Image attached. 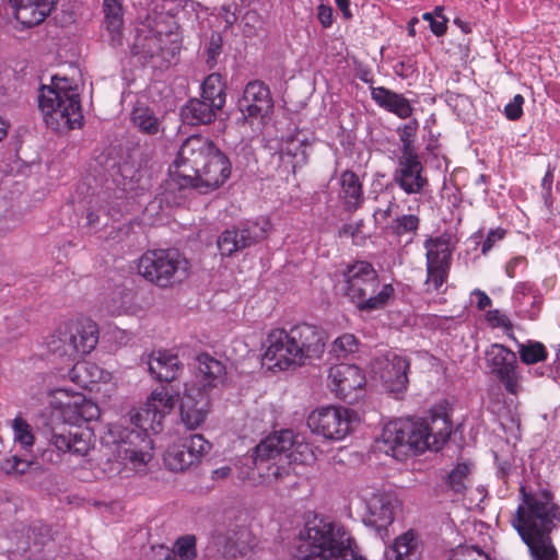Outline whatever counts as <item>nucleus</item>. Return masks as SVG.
<instances>
[{"mask_svg": "<svg viewBox=\"0 0 560 560\" xmlns=\"http://www.w3.org/2000/svg\"><path fill=\"white\" fill-rule=\"evenodd\" d=\"M521 502L511 518L512 527L527 546L533 560H558L551 533L560 526V504L548 485L520 487Z\"/></svg>", "mask_w": 560, "mask_h": 560, "instance_id": "nucleus-1", "label": "nucleus"}, {"mask_svg": "<svg viewBox=\"0 0 560 560\" xmlns=\"http://www.w3.org/2000/svg\"><path fill=\"white\" fill-rule=\"evenodd\" d=\"M231 175V163L226 155L211 141L200 135L188 137L180 145L166 180V190L192 188L208 194L222 186Z\"/></svg>", "mask_w": 560, "mask_h": 560, "instance_id": "nucleus-2", "label": "nucleus"}, {"mask_svg": "<svg viewBox=\"0 0 560 560\" xmlns=\"http://www.w3.org/2000/svg\"><path fill=\"white\" fill-rule=\"evenodd\" d=\"M451 421L446 415H431L428 419L399 418L386 423L377 440L381 451L402 460L427 450H440L450 439Z\"/></svg>", "mask_w": 560, "mask_h": 560, "instance_id": "nucleus-3", "label": "nucleus"}, {"mask_svg": "<svg viewBox=\"0 0 560 560\" xmlns=\"http://www.w3.org/2000/svg\"><path fill=\"white\" fill-rule=\"evenodd\" d=\"M294 560H364L355 540L339 523L315 516L300 530Z\"/></svg>", "mask_w": 560, "mask_h": 560, "instance_id": "nucleus-4", "label": "nucleus"}, {"mask_svg": "<svg viewBox=\"0 0 560 560\" xmlns=\"http://www.w3.org/2000/svg\"><path fill=\"white\" fill-rule=\"evenodd\" d=\"M178 398V393H171L161 386L150 394L144 406L130 411V422L137 429H124L119 434L125 458L138 465L150 462L152 455L145 450L151 444L149 432L155 434L161 431L162 419L174 408Z\"/></svg>", "mask_w": 560, "mask_h": 560, "instance_id": "nucleus-5", "label": "nucleus"}, {"mask_svg": "<svg viewBox=\"0 0 560 560\" xmlns=\"http://www.w3.org/2000/svg\"><path fill=\"white\" fill-rule=\"evenodd\" d=\"M326 331L316 325L301 323L287 329L272 330L266 340L264 361L280 370L301 366L319 359L325 351Z\"/></svg>", "mask_w": 560, "mask_h": 560, "instance_id": "nucleus-6", "label": "nucleus"}, {"mask_svg": "<svg viewBox=\"0 0 560 560\" xmlns=\"http://www.w3.org/2000/svg\"><path fill=\"white\" fill-rule=\"evenodd\" d=\"M253 457L257 469L266 468V476L276 480L288 475L287 466L293 463L307 465L316 459L312 445L292 430L267 436L255 447Z\"/></svg>", "mask_w": 560, "mask_h": 560, "instance_id": "nucleus-7", "label": "nucleus"}, {"mask_svg": "<svg viewBox=\"0 0 560 560\" xmlns=\"http://www.w3.org/2000/svg\"><path fill=\"white\" fill-rule=\"evenodd\" d=\"M38 108L46 125L54 130L74 129L83 119L79 94L67 78L55 75L50 86H40Z\"/></svg>", "mask_w": 560, "mask_h": 560, "instance_id": "nucleus-8", "label": "nucleus"}, {"mask_svg": "<svg viewBox=\"0 0 560 560\" xmlns=\"http://www.w3.org/2000/svg\"><path fill=\"white\" fill-rule=\"evenodd\" d=\"M343 292L360 311L383 308L394 294L390 284L380 289L378 275L372 264L357 260L342 271Z\"/></svg>", "mask_w": 560, "mask_h": 560, "instance_id": "nucleus-9", "label": "nucleus"}, {"mask_svg": "<svg viewBox=\"0 0 560 560\" xmlns=\"http://www.w3.org/2000/svg\"><path fill=\"white\" fill-rule=\"evenodd\" d=\"M98 342V327L90 318L60 326L47 339L48 350L59 357L75 361L90 353Z\"/></svg>", "mask_w": 560, "mask_h": 560, "instance_id": "nucleus-10", "label": "nucleus"}, {"mask_svg": "<svg viewBox=\"0 0 560 560\" xmlns=\"http://www.w3.org/2000/svg\"><path fill=\"white\" fill-rule=\"evenodd\" d=\"M138 270L148 281L168 288L187 278L188 261L174 249L148 250L140 257Z\"/></svg>", "mask_w": 560, "mask_h": 560, "instance_id": "nucleus-11", "label": "nucleus"}, {"mask_svg": "<svg viewBox=\"0 0 560 560\" xmlns=\"http://www.w3.org/2000/svg\"><path fill=\"white\" fill-rule=\"evenodd\" d=\"M256 545V537L245 525L229 520L215 527L207 550L213 557L240 560L245 558Z\"/></svg>", "mask_w": 560, "mask_h": 560, "instance_id": "nucleus-12", "label": "nucleus"}, {"mask_svg": "<svg viewBox=\"0 0 560 560\" xmlns=\"http://www.w3.org/2000/svg\"><path fill=\"white\" fill-rule=\"evenodd\" d=\"M490 374L500 382L505 392L516 396L523 392L522 374L516 353L500 343L490 345L485 351Z\"/></svg>", "mask_w": 560, "mask_h": 560, "instance_id": "nucleus-13", "label": "nucleus"}, {"mask_svg": "<svg viewBox=\"0 0 560 560\" xmlns=\"http://www.w3.org/2000/svg\"><path fill=\"white\" fill-rule=\"evenodd\" d=\"M355 413L343 407H322L308 415L307 425L312 432L331 441H341L350 432Z\"/></svg>", "mask_w": 560, "mask_h": 560, "instance_id": "nucleus-14", "label": "nucleus"}, {"mask_svg": "<svg viewBox=\"0 0 560 560\" xmlns=\"http://www.w3.org/2000/svg\"><path fill=\"white\" fill-rule=\"evenodd\" d=\"M269 223L244 222L224 230L217 240V246L222 257H231L234 254L252 247L267 237Z\"/></svg>", "mask_w": 560, "mask_h": 560, "instance_id": "nucleus-15", "label": "nucleus"}, {"mask_svg": "<svg viewBox=\"0 0 560 560\" xmlns=\"http://www.w3.org/2000/svg\"><path fill=\"white\" fill-rule=\"evenodd\" d=\"M427 249V279L428 292H440L446 282L451 269L452 250L447 242L441 238H430L424 242Z\"/></svg>", "mask_w": 560, "mask_h": 560, "instance_id": "nucleus-16", "label": "nucleus"}, {"mask_svg": "<svg viewBox=\"0 0 560 560\" xmlns=\"http://www.w3.org/2000/svg\"><path fill=\"white\" fill-rule=\"evenodd\" d=\"M273 107V101L269 88L259 80L246 84L243 95L237 101V108L242 114L243 122L262 118Z\"/></svg>", "mask_w": 560, "mask_h": 560, "instance_id": "nucleus-17", "label": "nucleus"}, {"mask_svg": "<svg viewBox=\"0 0 560 560\" xmlns=\"http://www.w3.org/2000/svg\"><path fill=\"white\" fill-rule=\"evenodd\" d=\"M409 361L395 352L377 358L374 372L378 374L383 386L390 393H401L407 388Z\"/></svg>", "mask_w": 560, "mask_h": 560, "instance_id": "nucleus-18", "label": "nucleus"}, {"mask_svg": "<svg viewBox=\"0 0 560 560\" xmlns=\"http://www.w3.org/2000/svg\"><path fill=\"white\" fill-rule=\"evenodd\" d=\"M329 387L337 397L352 402L358 399L357 390L362 389L365 377L361 370L353 364L340 363L329 369Z\"/></svg>", "mask_w": 560, "mask_h": 560, "instance_id": "nucleus-19", "label": "nucleus"}, {"mask_svg": "<svg viewBox=\"0 0 560 560\" xmlns=\"http://www.w3.org/2000/svg\"><path fill=\"white\" fill-rule=\"evenodd\" d=\"M398 167L395 170L393 180L406 194H422L429 186L428 178L423 175L424 167L419 160V155L398 156Z\"/></svg>", "mask_w": 560, "mask_h": 560, "instance_id": "nucleus-20", "label": "nucleus"}, {"mask_svg": "<svg viewBox=\"0 0 560 560\" xmlns=\"http://www.w3.org/2000/svg\"><path fill=\"white\" fill-rule=\"evenodd\" d=\"M210 408V396L201 388H189L180 401L182 421L188 429H196L205 422Z\"/></svg>", "mask_w": 560, "mask_h": 560, "instance_id": "nucleus-21", "label": "nucleus"}, {"mask_svg": "<svg viewBox=\"0 0 560 560\" xmlns=\"http://www.w3.org/2000/svg\"><path fill=\"white\" fill-rule=\"evenodd\" d=\"M56 3L57 0H8L13 16L27 27L42 23Z\"/></svg>", "mask_w": 560, "mask_h": 560, "instance_id": "nucleus-22", "label": "nucleus"}, {"mask_svg": "<svg viewBox=\"0 0 560 560\" xmlns=\"http://www.w3.org/2000/svg\"><path fill=\"white\" fill-rule=\"evenodd\" d=\"M183 369L177 354L166 351H153L148 358L150 375L159 382L171 383L175 381Z\"/></svg>", "mask_w": 560, "mask_h": 560, "instance_id": "nucleus-23", "label": "nucleus"}, {"mask_svg": "<svg viewBox=\"0 0 560 560\" xmlns=\"http://www.w3.org/2000/svg\"><path fill=\"white\" fill-rule=\"evenodd\" d=\"M197 361V382L201 392H208L221 384L225 376V366L215 358L208 353H201L196 358Z\"/></svg>", "mask_w": 560, "mask_h": 560, "instance_id": "nucleus-24", "label": "nucleus"}, {"mask_svg": "<svg viewBox=\"0 0 560 560\" xmlns=\"http://www.w3.org/2000/svg\"><path fill=\"white\" fill-rule=\"evenodd\" d=\"M307 145L306 140L292 138L287 141L284 148L278 153L280 174L284 175L285 179H288L290 174L294 175L298 167H302L307 163Z\"/></svg>", "mask_w": 560, "mask_h": 560, "instance_id": "nucleus-25", "label": "nucleus"}, {"mask_svg": "<svg viewBox=\"0 0 560 560\" xmlns=\"http://www.w3.org/2000/svg\"><path fill=\"white\" fill-rule=\"evenodd\" d=\"M372 100L382 108L401 119L409 118L413 112L410 102L402 95L384 86L371 88Z\"/></svg>", "mask_w": 560, "mask_h": 560, "instance_id": "nucleus-26", "label": "nucleus"}, {"mask_svg": "<svg viewBox=\"0 0 560 560\" xmlns=\"http://www.w3.org/2000/svg\"><path fill=\"white\" fill-rule=\"evenodd\" d=\"M125 0H103L104 27L113 46L120 44L124 28Z\"/></svg>", "mask_w": 560, "mask_h": 560, "instance_id": "nucleus-27", "label": "nucleus"}, {"mask_svg": "<svg viewBox=\"0 0 560 560\" xmlns=\"http://www.w3.org/2000/svg\"><path fill=\"white\" fill-rule=\"evenodd\" d=\"M219 110L201 98H190L180 108V118L189 126L209 125L217 119Z\"/></svg>", "mask_w": 560, "mask_h": 560, "instance_id": "nucleus-28", "label": "nucleus"}, {"mask_svg": "<svg viewBox=\"0 0 560 560\" xmlns=\"http://www.w3.org/2000/svg\"><path fill=\"white\" fill-rule=\"evenodd\" d=\"M366 522L378 530L385 529L394 521V508L389 498L384 494H373L366 502Z\"/></svg>", "mask_w": 560, "mask_h": 560, "instance_id": "nucleus-29", "label": "nucleus"}, {"mask_svg": "<svg viewBox=\"0 0 560 560\" xmlns=\"http://www.w3.org/2000/svg\"><path fill=\"white\" fill-rule=\"evenodd\" d=\"M420 556L418 539L411 530L399 535L384 551L385 560H419Z\"/></svg>", "mask_w": 560, "mask_h": 560, "instance_id": "nucleus-30", "label": "nucleus"}, {"mask_svg": "<svg viewBox=\"0 0 560 560\" xmlns=\"http://www.w3.org/2000/svg\"><path fill=\"white\" fill-rule=\"evenodd\" d=\"M340 198L349 211L359 209L364 200L362 184L359 176L352 171H345L340 175Z\"/></svg>", "mask_w": 560, "mask_h": 560, "instance_id": "nucleus-31", "label": "nucleus"}, {"mask_svg": "<svg viewBox=\"0 0 560 560\" xmlns=\"http://www.w3.org/2000/svg\"><path fill=\"white\" fill-rule=\"evenodd\" d=\"M200 98L221 112L226 101V93L225 84L219 73H211L205 79Z\"/></svg>", "mask_w": 560, "mask_h": 560, "instance_id": "nucleus-32", "label": "nucleus"}, {"mask_svg": "<svg viewBox=\"0 0 560 560\" xmlns=\"http://www.w3.org/2000/svg\"><path fill=\"white\" fill-rule=\"evenodd\" d=\"M63 415L73 424L81 425L83 422L97 419L100 409L93 401L80 398L68 405L63 410Z\"/></svg>", "mask_w": 560, "mask_h": 560, "instance_id": "nucleus-33", "label": "nucleus"}, {"mask_svg": "<svg viewBox=\"0 0 560 560\" xmlns=\"http://www.w3.org/2000/svg\"><path fill=\"white\" fill-rule=\"evenodd\" d=\"M164 37L160 33L148 32L144 35H138L133 50L136 55L141 56L144 59H151L163 52Z\"/></svg>", "mask_w": 560, "mask_h": 560, "instance_id": "nucleus-34", "label": "nucleus"}, {"mask_svg": "<svg viewBox=\"0 0 560 560\" xmlns=\"http://www.w3.org/2000/svg\"><path fill=\"white\" fill-rule=\"evenodd\" d=\"M130 120L135 128L145 135H156L160 131V120L154 112L147 106H137L131 112Z\"/></svg>", "mask_w": 560, "mask_h": 560, "instance_id": "nucleus-35", "label": "nucleus"}, {"mask_svg": "<svg viewBox=\"0 0 560 560\" xmlns=\"http://www.w3.org/2000/svg\"><path fill=\"white\" fill-rule=\"evenodd\" d=\"M71 433L72 432H69V433H66L63 431L59 432V431H56L55 429H52L50 438H49V443H50V445L56 447V450L58 452L55 453L51 450H45L42 453V457L44 458V460L57 464L61 459V453H70Z\"/></svg>", "mask_w": 560, "mask_h": 560, "instance_id": "nucleus-36", "label": "nucleus"}, {"mask_svg": "<svg viewBox=\"0 0 560 560\" xmlns=\"http://www.w3.org/2000/svg\"><path fill=\"white\" fill-rule=\"evenodd\" d=\"M419 122L417 119H411L407 124L397 128V133L401 142L400 155L399 156H415L418 155L415 141L417 137V130Z\"/></svg>", "mask_w": 560, "mask_h": 560, "instance_id": "nucleus-37", "label": "nucleus"}, {"mask_svg": "<svg viewBox=\"0 0 560 560\" xmlns=\"http://www.w3.org/2000/svg\"><path fill=\"white\" fill-rule=\"evenodd\" d=\"M164 463L172 471H183L194 465L182 442L167 448L164 456Z\"/></svg>", "mask_w": 560, "mask_h": 560, "instance_id": "nucleus-38", "label": "nucleus"}, {"mask_svg": "<svg viewBox=\"0 0 560 560\" xmlns=\"http://www.w3.org/2000/svg\"><path fill=\"white\" fill-rule=\"evenodd\" d=\"M177 560H195L197 558V538L195 535H183L173 545V555Z\"/></svg>", "mask_w": 560, "mask_h": 560, "instance_id": "nucleus-39", "label": "nucleus"}, {"mask_svg": "<svg viewBox=\"0 0 560 560\" xmlns=\"http://www.w3.org/2000/svg\"><path fill=\"white\" fill-rule=\"evenodd\" d=\"M182 444L188 452V457L192 464L198 463L203 455L210 452L212 446L201 434H191L188 438H184Z\"/></svg>", "mask_w": 560, "mask_h": 560, "instance_id": "nucleus-40", "label": "nucleus"}, {"mask_svg": "<svg viewBox=\"0 0 560 560\" xmlns=\"http://www.w3.org/2000/svg\"><path fill=\"white\" fill-rule=\"evenodd\" d=\"M470 468L467 464H458L447 476L446 487L455 494H464L467 489Z\"/></svg>", "mask_w": 560, "mask_h": 560, "instance_id": "nucleus-41", "label": "nucleus"}, {"mask_svg": "<svg viewBox=\"0 0 560 560\" xmlns=\"http://www.w3.org/2000/svg\"><path fill=\"white\" fill-rule=\"evenodd\" d=\"M419 224L420 219L418 215L404 214L394 219L388 229L397 236H404L407 234L415 235L419 229Z\"/></svg>", "mask_w": 560, "mask_h": 560, "instance_id": "nucleus-42", "label": "nucleus"}, {"mask_svg": "<svg viewBox=\"0 0 560 560\" xmlns=\"http://www.w3.org/2000/svg\"><path fill=\"white\" fill-rule=\"evenodd\" d=\"M520 358L525 364H535L545 361L547 358V350L540 342H529L528 345L520 346Z\"/></svg>", "mask_w": 560, "mask_h": 560, "instance_id": "nucleus-43", "label": "nucleus"}, {"mask_svg": "<svg viewBox=\"0 0 560 560\" xmlns=\"http://www.w3.org/2000/svg\"><path fill=\"white\" fill-rule=\"evenodd\" d=\"M12 429L15 442H18L23 448L33 446L35 438L32 432V428L23 418H15L12 421Z\"/></svg>", "mask_w": 560, "mask_h": 560, "instance_id": "nucleus-44", "label": "nucleus"}, {"mask_svg": "<svg viewBox=\"0 0 560 560\" xmlns=\"http://www.w3.org/2000/svg\"><path fill=\"white\" fill-rule=\"evenodd\" d=\"M223 39L221 34L213 32L207 43V63L210 68H213L218 62V57L222 52Z\"/></svg>", "mask_w": 560, "mask_h": 560, "instance_id": "nucleus-45", "label": "nucleus"}, {"mask_svg": "<svg viewBox=\"0 0 560 560\" xmlns=\"http://www.w3.org/2000/svg\"><path fill=\"white\" fill-rule=\"evenodd\" d=\"M357 350V339L351 334H345L337 338L332 343V351L338 357H347Z\"/></svg>", "mask_w": 560, "mask_h": 560, "instance_id": "nucleus-46", "label": "nucleus"}, {"mask_svg": "<svg viewBox=\"0 0 560 560\" xmlns=\"http://www.w3.org/2000/svg\"><path fill=\"white\" fill-rule=\"evenodd\" d=\"M70 453L77 456H84L90 451V434L86 432L71 433Z\"/></svg>", "mask_w": 560, "mask_h": 560, "instance_id": "nucleus-47", "label": "nucleus"}, {"mask_svg": "<svg viewBox=\"0 0 560 560\" xmlns=\"http://www.w3.org/2000/svg\"><path fill=\"white\" fill-rule=\"evenodd\" d=\"M486 319L489 323L490 326L493 328L501 327L505 330V332L509 336H512V334H509L513 329V324L511 319L508 317V315L503 314L499 310H491L486 314Z\"/></svg>", "mask_w": 560, "mask_h": 560, "instance_id": "nucleus-48", "label": "nucleus"}, {"mask_svg": "<svg viewBox=\"0 0 560 560\" xmlns=\"http://www.w3.org/2000/svg\"><path fill=\"white\" fill-rule=\"evenodd\" d=\"M535 285L530 282H520L514 290V301L521 308L527 307V300L535 291Z\"/></svg>", "mask_w": 560, "mask_h": 560, "instance_id": "nucleus-49", "label": "nucleus"}, {"mask_svg": "<svg viewBox=\"0 0 560 560\" xmlns=\"http://www.w3.org/2000/svg\"><path fill=\"white\" fill-rule=\"evenodd\" d=\"M524 97L516 94L513 100L505 106L504 113L508 119L517 120L523 115Z\"/></svg>", "mask_w": 560, "mask_h": 560, "instance_id": "nucleus-50", "label": "nucleus"}, {"mask_svg": "<svg viewBox=\"0 0 560 560\" xmlns=\"http://www.w3.org/2000/svg\"><path fill=\"white\" fill-rule=\"evenodd\" d=\"M422 19L429 22L430 28L434 35L442 36L445 34L447 28V19L445 16H442V20H439L433 15V13L425 12L423 13Z\"/></svg>", "mask_w": 560, "mask_h": 560, "instance_id": "nucleus-51", "label": "nucleus"}, {"mask_svg": "<svg viewBox=\"0 0 560 560\" xmlns=\"http://www.w3.org/2000/svg\"><path fill=\"white\" fill-rule=\"evenodd\" d=\"M448 560H486L482 555L472 548H460L454 551Z\"/></svg>", "mask_w": 560, "mask_h": 560, "instance_id": "nucleus-52", "label": "nucleus"}, {"mask_svg": "<svg viewBox=\"0 0 560 560\" xmlns=\"http://www.w3.org/2000/svg\"><path fill=\"white\" fill-rule=\"evenodd\" d=\"M505 235V231L502 229L492 230L488 233L486 240L481 246V253L487 254L495 244V242L502 240Z\"/></svg>", "mask_w": 560, "mask_h": 560, "instance_id": "nucleus-53", "label": "nucleus"}, {"mask_svg": "<svg viewBox=\"0 0 560 560\" xmlns=\"http://www.w3.org/2000/svg\"><path fill=\"white\" fill-rule=\"evenodd\" d=\"M541 303L542 298L539 294V292L535 290L534 293L527 300V307L522 310L527 312L530 318H534L540 311Z\"/></svg>", "mask_w": 560, "mask_h": 560, "instance_id": "nucleus-54", "label": "nucleus"}, {"mask_svg": "<svg viewBox=\"0 0 560 560\" xmlns=\"http://www.w3.org/2000/svg\"><path fill=\"white\" fill-rule=\"evenodd\" d=\"M19 462L20 457L12 455L1 462L0 468L5 475L16 477L19 470Z\"/></svg>", "mask_w": 560, "mask_h": 560, "instance_id": "nucleus-55", "label": "nucleus"}, {"mask_svg": "<svg viewBox=\"0 0 560 560\" xmlns=\"http://www.w3.org/2000/svg\"><path fill=\"white\" fill-rule=\"evenodd\" d=\"M317 18L323 27L327 28L332 24V8L326 4H319L317 8Z\"/></svg>", "mask_w": 560, "mask_h": 560, "instance_id": "nucleus-56", "label": "nucleus"}, {"mask_svg": "<svg viewBox=\"0 0 560 560\" xmlns=\"http://www.w3.org/2000/svg\"><path fill=\"white\" fill-rule=\"evenodd\" d=\"M38 471L40 470V465L36 460H27L20 458L19 462V470L16 477H21L27 472L31 471Z\"/></svg>", "mask_w": 560, "mask_h": 560, "instance_id": "nucleus-57", "label": "nucleus"}, {"mask_svg": "<svg viewBox=\"0 0 560 560\" xmlns=\"http://www.w3.org/2000/svg\"><path fill=\"white\" fill-rule=\"evenodd\" d=\"M518 266H526V258L524 256L514 257L506 264L505 272L508 277L514 278Z\"/></svg>", "mask_w": 560, "mask_h": 560, "instance_id": "nucleus-58", "label": "nucleus"}, {"mask_svg": "<svg viewBox=\"0 0 560 560\" xmlns=\"http://www.w3.org/2000/svg\"><path fill=\"white\" fill-rule=\"evenodd\" d=\"M222 12L221 15L223 16L226 24L232 25L234 22H236L237 18L235 14L236 4H224L221 8Z\"/></svg>", "mask_w": 560, "mask_h": 560, "instance_id": "nucleus-59", "label": "nucleus"}, {"mask_svg": "<svg viewBox=\"0 0 560 560\" xmlns=\"http://www.w3.org/2000/svg\"><path fill=\"white\" fill-rule=\"evenodd\" d=\"M553 183V168L550 166L548 167L542 180H541V187L545 190L544 197L547 198L551 195V188Z\"/></svg>", "mask_w": 560, "mask_h": 560, "instance_id": "nucleus-60", "label": "nucleus"}, {"mask_svg": "<svg viewBox=\"0 0 560 560\" xmlns=\"http://www.w3.org/2000/svg\"><path fill=\"white\" fill-rule=\"evenodd\" d=\"M472 294L478 298L477 307L479 310H486L491 305V299L483 291L476 289Z\"/></svg>", "mask_w": 560, "mask_h": 560, "instance_id": "nucleus-61", "label": "nucleus"}, {"mask_svg": "<svg viewBox=\"0 0 560 560\" xmlns=\"http://www.w3.org/2000/svg\"><path fill=\"white\" fill-rule=\"evenodd\" d=\"M393 207H398L396 203H395V199L392 198V200L388 202V206L386 209H377L375 210L374 212V218L375 220L380 218H382L383 220H386L388 219L390 215H392V212H393Z\"/></svg>", "mask_w": 560, "mask_h": 560, "instance_id": "nucleus-62", "label": "nucleus"}, {"mask_svg": "<svg viewBox=\"0 0 560 560\" xmlns=\"http://www.w3.org/2000/svg\"><path fill=\"white\" fill-rule=\"evenodd\" d=\"M337 7L342 12L345 19H350L352 16L350 11V0H335Z\"/></svg>", "mask_w": 560, "mask_h": 560, "instance_id": "nucleus-63", "label": "nucleus"}, {"mask_svg": "<svg viewBox=\"0 0 560 560\" xmlns=\"http://www.w3.org/2000/svg\"><path fill=\"white\" fill-rule=\"evenodd\" d=\"M231 474V467L222 466L212 471L213 479H224Z\"/></svg>", "mask_w": 560, "mask_h": 560, "instance_id": "nucleus-64", "label": "nucleus"}]
</instances>
